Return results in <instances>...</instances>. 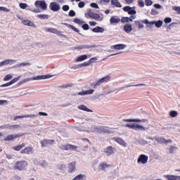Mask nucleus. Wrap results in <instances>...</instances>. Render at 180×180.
I'll return each instance as SVG.
<instances>
[{"instance_id":"1a4fd4ad","label":"nucleus","mask_w":180,"mask_h":180,"mask_svg":"<svg viewBox=\"0 0 180 180\" xmlns=\"http://www.w3.org/2000/svg\"><path fill=\"white\" fill-rule=\"evenodd\" d=\"M148 158L147 155H144V154H142V155H141L140 156H139L137 162H138L139 164H143V165H145V164H147V162H148Z\"/></svg>"},{"instance_id":"4d7b16f0","label":"nucleus","mask_w":180,"mask_h":180,"mask_svg":"<svg viewBox=\"0 0 180 180\" xmlns=\"http://www.w3.org/2000/svg\"><path fill=\"white\" fill-rule=\"evenodd\" d=\"M135 126H136V124H130L129 123L126 124V127L131 129H134Z\"/></svg>"},{"instance_id":"c756f323","label":"nucleus","mask_w":180,"mask_h":180,"mask_svg":"<svg viewBox=\"0 0 180 180\" xmlns=\"http://www.w3.org/2000/svg\"><path fill=\"white\" fill-rule=\"evenodd\" d=\"M25 146V143H22L20 146H15L13 147V150L20 151Z\"/></svg>"},{"instance_id":"4c0bfd02","label":"nucleus","mask_w":180,"mask_h":180,"mask_svg":"<svg viewBox=\"0 0 180 180\" xmlns=\"http://www.w3.org/2000/svg\"><path fill=\"white\" fill-rule=\"evenodd\" d=\"M169 115L170 117L174 118L176 116H178V112L175 111V110H172V111L169 112Z\"/></svg>"},{"instance_id":"423d86ee","label":"nucleus","mask_w":180,"mask_h":180,"mask_svg":"<svg viewBox=\"0 0 180 180\" xmlns=\"http://www.w3.org/2000/svg\"><path fill=\"white\" fill-rule=\"evenodd\" d=\"M24 134H8L7 137L5 138L6 141H11L16 140L17 139H20L22 137Z\"/></svg>"},{"instance_id":"9b49d317","label":"nucleus","mask_w":180,"mask_h":180,"mask_svg":"<svg viewBox=\"0 0 180 180\" xmlns=\"http://www.w3.org/2000/svg\"><path fill=\"white\" fill-rule=\"evenodd\" d=\"M33 147H25V149L20 150V154H33Z\"/></svg>"},{"instance_id":"0e129e2a","label":"nucleus","mask_w":180,"mask_h":180,"mask_svg":"<svg viewBox=\"0 0 180 180\" xmlns=\"http://www.w3.org/2000/svg\"><path fill=\"white\" fill-rule=\"evenodd\" d=\"M131 9H132V8L130 6H128L123 7V11L125 12H128L129 11H130Z\"/></svg>"},{"instance_id":"de8ad7c7","label":"nucleus","mask_w":180,"mask_h":180,"mask_svg":"<svg viewBox=\"0 0 180 180\" xmlns=\"http://www.w3.org/2000/svg\"><path fill=\"white\" fill-rule=\"evenodd\" d=\"M20 79H21V76H18V77H15V79H13V80H11V83L15 84L16 82H18V81L20 80Z\"/></svg>"},{"instance_id":"aec40b11","label":"nucleus","mask_w":180,"mask_h":180,"mask_svg":"<svg viewBox=\"0 0 180 180\" xmlns=\"http://www.w3.org/2000/svg\"><path fill=\"white\" fill-rule=\"evenodd\" d=\"M105 31L103 27L98 26L97 27H94L92 29V32L94 33H103Z\"/></svg>"},{"instance_id":"0eeeda50","label":"nucleus","mask_w":180,"mask_h":180,"mask_svg":"<svg viewBox=\"0 0 180 180\" xmlns=\"http://www.w3.org/2000/svg\"><path fill=\"white\" fill-rule=\"evenodd\" d=\"M49 9L53 12H58L60 10V6L56 2H51L49 4Z\"/></svg>"},{"instance_id":"a19ab883","label":"nucleus","mask_w":180,"mask_h":180,"mask_svg":"<svg viewBox=\"0 0 180 180\" xmlns=\"http://www.w3.org/2000/svg\"><path fill=\"white\" fill-rule=\"evenodd\" d=\"M37 18H40V19H49V15L46 14H39L37 15Z\"/></svg>"},{"instance_id":"a211bd4d","label":"nucleus","mask_w":180,"mask_h":180,"mask_svg":"<svg viewBox=\"0 0 180 180\" xmlns=\"http://www.w3.org/2000/svg\"><path fill=\"white\" fill-rule=\"evenodd\" d=\"M94 92V89H89L87 91H81V92L78 93L77 94L79 96H86V95H89V94H93Z\"/></svg>"},{"instance_id":"a18cd8bd","label":"nucleus","mask_w":180,"mask_h":180,"mask_svg":"<svg viewBox=\"0 0 180 180\" xmlns=\"http://www.w3.org/2000/svg\"><path fill=\"white\" fill-rule=\"evenodd\" d=\"M19 6H20V9H26L27 7V4H25V3H20L19 4Z\"/></svg>"},{"instance_id":"e433bc0d","label":"nucleus","mask_w":180,"mask_h":180,"mask_svg":"<svg viewBox=\"0 0 180 180\" xmlns=\"http://www.w3.org/2000/svg\"><path fill=\"white\" fill-rule=\"evenodd\" d=\"M102 84L103 83L98 80L96 83H92L91 86L93 87V89H97V87L101 86Z\"/></svg>"},{"instance_id":"774afa93","label":"nucleus","mask_w":180,"mask_h":180,"mask_svg":"<svg viewBox=\"0 0 180 180\" xmlns=\"http://www.w3.org/2000/svg\"><path fill=\"white\" fill-rule=\"evenodd\" d=\"M13 61L12 60H4L3 62H1V63H3V65H9L10 62Z\"/></svg>"},{"instance_id":"338daca9","label":"nucleus","mask_w":180,"mask_h":180,"mask_svg":"<svg viewBox=\"0 0 180 180\" xmlns=\"http://www.w3.org/2000/svg\"><path fill=\"white\" fill-rule=\"evenodd\" d=\"M153 7H155V9H161L162 8V6L159 4H155L153 5Z\"/></svg>"},{"instance_id":"37998d69","label":"nucleus","mask_w":180,"mask_h":180,"mask_svg":"<svg viewBox=\"0 0 180 180\" xmlns=\"http://www.w3.org/2000/svg\"><path fill=\"white\" fill-rule=\"evenodd\" d=\"M12 78H13L12 75H11L10 74H8L7 75L5 76V77H4V81L7 82L11 79Z\"/></svg>"},{"instance_id":"f704fd0d","label":"nucleus","mask_w":180,"mask_h":180,"mask_svg":"<svg viewBox=\"0 0 180 180\" xmlns=\"http://www.w3.org/2000/svg\"><path fill=\"white\" fill-rule=\"evenodd\" d=\"M135 25L138 27V29H143L144 27L142 21H135Z\"/></svg>"},{"instance_id":"c85d7f7f","label":"nucleus","mask_w":180,"mask_h":180,"mask_svg":"<svg viewBox=\"0 0 180 180\" xmlns=\"http://www.w3.org/2000/svg\"><path fill=\"white\" fill-rule=\"evenodd\" d=\"M36 115H27L25 116H17L15 117V118L13 120H16L18 119H21V118H32V117H35Z\"/></svg>"},{"instance_id":"a878e982","label":"nucleus","mask_w":180,"mask_h":180,"mask_svg":"<svg viewBox=\"0 0 180 180\" xmlns=\"http://www.w3.org/2000/svg\"><path fill=\"white\" fill-rule=\"evenodd\" d=\"M111 4L117 8L122 7V5H121L120 2H119V0H111Z\"/></svg>"},{"instance_id":"79ce46f5","label":"nucleus","mask_w":180,"mask_h":180,"mask_svg":"<svg viewBox=\"0 0 180 180\" xmlns=\"http://www.w3.org/2000/svg\"><path fill=\"white\" fill-rule=\"evenodd\" d=\"M85 178V175L84 174H78L77 176H76L75 177V180H82Z\"/></svg>"},{"instance_id":"c9c22d12","label":"nucleus","mask_w":180,"mask_h":180,"mask_svg":"<svg viewBox=\"0 0 180 180\" xmlns=\"http://www.w3.org/2000/svg\"><path fill=\"white\" fill-rule=\"evenodd\" d=\"M133 20L131 18H129L128 17H123L121 19V22L125 23L129 22H132Z\"/></svg>"},{"instance_id":"20e7f679","label":"nucleus","mask_w":180,"mask_h":180,"mask_svg":"<svg viewBox=\"0 0 180 180\" xmlns=\"http://www.w3.org/2000/svg\"><path fill=\"white\" fill-rule=\"evenodd\" d=\"M153 139H155V142L160 144H167L172 143V141L171 139L166 140L164 136H155Z\"/></svg>"},{"instance_id":"864d4df0","label":"nucleus","mask_w":180,"mask_h":180,"mask_svg":"<svg viewBox=\"0 0 180 180\" xmlns=\"http://www.w3.org/2000/svg\"><path fill=\"white\" fill-rule=\"evenodd\" d=\"M145 4L147 6H150L153 4L152 0H145Z\"/></svg>"},{"instance_id":"8fccbe9b","label":"nucleus","mask_w":180,"mask_h":180,"mask_svg":"<svg viewBox=\"0 0 180 180\" xmlns=\"http://www.w3.org/2000/svg\"><path fill=\"white\" fill-rule=\"evenodd\" d=\"M159 13L156 9L153 8L150 11V15H157Z\"/></svg>"},{"instance_id":"2f4dec72","label":"nucleus","mask_w":180,"mask_h":180,"mask_svg":"<svg viewBox=\"0 0 180 180\" xmlns=\"http://www.w3.org/2000/svg\"><path fill=\"white\" fill-rule=\"evenodd\" d=\"M87 59L86 55H81L79 57L76 58V62H82Z\"/></svg>"},{"instance_id":"b1692460","label":"nucleus","mask_w":180,"mask_h":180,"mask_svg":"<svg viewBox=\"0 0 180 180\" xmlns=\"http://www.w3.org/2000/svg\"><path fill=\"white\" fill-rule=\"evenodd\" d=\"M110 79H111L110 75H106V76H105L104 77L98 80V81H99V82H103V83H107V82H108L109 81H110Z\"/></svg>"},{"instance_id":"e2e57ef3","label":"nucleus","mask_w":180,"mask_h":180,"mask_svg":"<svg viewBox=\"0 0 180 180\" xmlns=\"http://www.w3.org/2000/svg\"><path fill=\"white\" fill-rule=\"evenodd\" d=\"M14 83L10 82L6 84H1V87H8L9 86H11Z\"/></svg>"},{"instance_id":"f8f14e48","label":"nucleus","mask_w":180,"mask_h":180,"mask_svg":"<svg viewBox=\"0 0 180 180\" xmlns=\"http://www.w3.org/2000/svg\"><path fill=\"white\" fill-rule=\"evenodd\" d=\"M123 122L139 123L141 122H147V120H145V119H143V120H140V119H124V120H123Z\"/></svg>"},{"instance_id":"473e14b6","label":"nucleus","mask_w":180,"mask_h":180,"mask_svg":"<svg viewBox=\"0 0 180 180\" xmlns=\"http://www.w3.org/2000/svg\"><path fill=\"white\" fill-rule=\"evenodd\" d=\"M132 129L136 130V131H137V130L145 131L146 130L144 127H142L137 124H135L134 127Z\"/></svg>"},{"instance_id":"6e6552de","label":"nucleus","mask_w":180,"mask_h":180,"mask_svg":"<svg viewBox=\"0 0 180 180\" xmlns=\"http://www.w3.org/2000/svg\"><path fill=\"white\" fill-rule=\"evenodd\" d=\"M116 149L114 147H112L111 146L106 147L104 150L105 154L107 155V156H110L113 155L115 153Z\"/></svg>"},{"instance_id":"5701e85b","label":"nucleus","mask_w":180,"mask_h":180,"mask_svg":"<svg viewBox=\"0 0 180 180\" xmlns=\"http://www.w3.org/2000/svg\"><path fill=\"white\" fill-rule=\"evenodd\" d=\"M75 170V162H70L68 165V172L72 173Z\"/></svg>"},{"instance_id":"39448f33","label":"nucleus","mask_w":180,"mask_h":180,"mask_svg":"<svg viewBox=\"0 0 180 180\" xmlns=\"http://www.w3.org/2000/svg\"><path fill=\"white\" fill-rule=\"evenodd\" d=\"M34 6H35V7H37V8L41 7L42 11H46V9H48V6H46V3L44 0H41V1L37 0V1H36L34 2Z\"/></svg>"},{"instance_id":"680f3d73","label":"nucleus","mask_w":180,"mask_h":180,"mask_svg":"<svg viewBox=\"0 0 180 180\" xmlns=\"http://www.w3.org/2000/svg\"><path fill=\"white\" fill-rule=\"evenodd\" d=\"M127 12H128L129 15H135L136 13V11L133 8L130 11H127Z\"/></svg>"},{"instance_id":"09e8293b","label":"nucleus","mask_w":180,"mask_h":180,"mask_svg":"<svg viewBox=\"0 0 180 180\" xmlns=\"http://www.w3.org/2000/svg\"><path fill=\"white\" fill-rule=\"evenodd\" d=\"M138 5L140 7H144L145 6V4L144 1H143V0H138Z\"/></svg>"},{"instance_id":"5fc2aeb1","label":"nucleus","mask_w":180,"mask_h":180,"mask_svg":"<svg viewBox=\"0 0 180 180\" xmlns=\"http://www.w3.org/2000/svg\"><path fill=\"white\" fill-rule=\"evenodd\" d=\"M68 15H69L70 17H71V18L75 17V11H72V10L69 11Z\"/></svg>"},{"instance_id":"603ef678","label":"nucleus","mask_w":180,"mask_h":180,"mask_svg":"<svg viewBox=\"0 0 180 180\" xmlns=\"http://www.w3.org/2000/svg\"><path fill=\"white\" fill-rule=\"evenodd\" d=\"M173 11H176L177 13L180 15V7L179 6H174L172 7Z\"/></svg>"},{"instance_id":"412c9836","label":"nucleus","mask_w":180,"mask_h":180,"mask_svg":"<svg viewBox=\"0 0 180 180\" xmlns=\"http://www.w3.org/2000/svg\"><path fill=\"white\" fill-rule=\"evenodd\" d=\"M111 167L110 165H108V164H106L105 162H101V163H100V165H99V168H100V169H101L102 171H105V169H106L107 168H109V167Z\"/></svg>"},{"instance_id":"dca6fc26","label":"nucleus","mask_w":180,"mask_h":180,"mask_svg":"<svg viewBox=\"0 0 180 180\" xmlns=\"http://www.w3.org/2000/svg\"><path fill=\"white\" fill-rule=\"evenodd\" d=\"M165 178L167 180H180V176H176V175H165Z\"/></svg>"},{"instance_id":"c03bdc74","label":"nucleus","mask_w":180,"mask_h":180,"mask_svg":"<svg viewBox=\"0 0 180 180\" xmlns=\"http://www.w3.org/2000/svg\"><path fill=\"white\" fill-rule=\"evenodd\" d=\"M69 27H70V29H72L73 31H75L76 33H78L80 34L79 33V30H78L77 27H75V26L72 25H69Z\"/></svg>"},{"instance_id":"ddd939ff","label":"nucleus","mask_w":180,"mask_h":180,"mask_svg":"<svg viewBox=\"0 0 180 180\" xmlns=\"http://www.w3.org/2000/svg\"><path fill=\"white\" fill-rule=\"evenodd\" d=\"M46 31L47 32L52 33L54 34H58V35H60V34H61V32L60 31H58L56 28H53V27L46 28Z\"/></svg>"},{"instance_id":"3c124183","label":"nucleus","mask_w":180,"mask_h":180,"mask_svg":"<svg viewBox=\"0 0 180 180\" xmlns=\"http://www.w3.org/2000/svg\"><path fill=\"white\" fill-rule=\"evenodd\" d=\"M110 2V0H100V4L101 5H105Z\"/></svg>"},{"instance_id":"f257e3e1","label":"nucleus","mask_w":180,"mask_h":180,"mask_svg":"<svg viewBox=\"0 0 180 180\" xmlns=\"http://www.w3.org/2000/svg\"><path fill=\"white\" fill-rule=\"evenodd\" d=\"M29 165L26 160H20L15 162L13 168L18 171H22L26 169V167Z\"/></svg>"},{"instance_id":"2eb2a0df","label":"nucleus","mask_w":180,"mask_h":180,"mask_svg":"<svg viewBox=\"0 0 180 180\" xmlns=\"http://www.w3.org/2000/svg\"><path fill=\"white\" fill-rule=\"evenodd\" d=\"M113 140L115 141V142L118 143L120 145L123 146L124 147H126V146H127L126 142L124 141H123V139L121 138L115 137L113 139Z\"/></svg>"},{"instance_id":"f03ea898","label":"nucleus","mask_w":180,"mask_h":180,"mask_svg":"<svg viewBox=\"0 0 180 180\" xmlns=\"http://www.w3.org/2000/svg\"><path fill=\"white\" fill-rule=\"evenodd\" d=\"M143 24L148 25H147L148 27H152L151 25L155 26V27L160 28L162 26V20H158V21H149L148 19H145L142 20Z\"/></svg>"},{"instance_id":"7c9ffc66","label":"nucleus","mask_w":180,"mask_h":180,"mask_svg":"<svg viewBox=\"0 0 180 180\" xmlns=\"http://www.w3.org/2000/svg\"><path fill=\"white\" fill-rule=\"evenodd\" d=\"M120 21H121L120 19L116 18L115 16L110 18V22H111V23L118 24L119 22H120Z\"/></svg>"},{"instance_id":"bf43d9fd","label":"nucleus","mask_w":180,"mask_h":180,"mask_svg":"<svg viewBox=\"0 0 180 180\" xmlns=\"http://www.w3.org/2000/svg\"><path fill=\"white\" fill-rule=\"evenodd\" d=\"M70 10V6H68V5H64L63 6V11H65V12H67Z\"/></svg>"},{"instance_id":"4468645a","label":"nucleus","mask_w":180,"mask_h":180,"mask_svg":"<svg viewBox=\"0 0 180 180\" xmlns=\"http://www.w3.org/2000/svg\"><path fill=\"white\" fill-rule=\"evenodd\" d=\"M99 133L109 134L111 133L110 128H109L108 127H102L101 128H100Z\"/></svg>"},{"instance_id":"6ab92c4d","label":"nucleus","mask_w":180,"mask_h":180,"mask_svg":"<svg viewBox=\"0 0 180 180\" xmlns=\"http://www.w3.org/2000/svg\"><path fill=\"white\" fill-rule=\"evenodd\" d=\"M97 60V58H90L89 61L81 63L79 65L80 67H86L89 65L90 63H94V60Z\"/></svg>"},{"instance_id":"58836bf2","label":"nucleus","mask_w":180,"mask_h":180,"mask_svg":"<svg viewBox=\"0 0 180 180\" xmlns=\"http://www.w3.org/2000/svg\"><path fill=\"white\" fill-rule=\"evenodd\" d=\"M72 84H63L58 86L59 89H67L68 87H72Z\"/></svg>"},{"instance_id":"72a5a7b5","label":"nucleus","mask_w":180,"mask_h":180,"mask_svg":"<svg viewBox=\"0 0 180 180\" xmlns=\"http://www.w3.org/2000/svg\"><path fill=\"white\" fill-rule=\"evenodd\" d=\"M70 148V143H66L65 145H61L59 146V148H60L61 150H69Z\"/></svg>"},{"instance_id":"9d476101","label":"nucleus","mask_w":180,"mask_h":180,"mask_svg":"<svg viewBox=\"0 0 180 180\" xmlns=\"http://www.w3.org/2000/svg\"><path fill=\"white\" fill-rule=\"evenodd\" d=\"M53 143H55V140L44 139V141H41V147H47Z\"/></svg>"},{"instance_id":"393cba45","label":"nucleus","mask_w":180,"mask_h":180,"mask_svg":"<svg viewBox=\"0 0 180 180\" xmlns=\"http://www.w3.org/2000/svg\"><path fill=\"white\" fill-rule=\"evenodd\" d=\"M48 75H39V76H37L34 78H32V81H38V80H41V79H48Z\"/></svg>"},{"instance_id":"7ed1b4c3","label":"nucleus","mask_w":180,"mask_h":180,"mask_svg":"<svg viewBox=\"0 0 180 180\" xmlns=\"http://www.w3.org/2000/svg\"><path fill=\"white\" fill-rule=\"evenodd\" d=\"M87 15L90 18L94 19L95 20L102 21L103 20V16H101V15H99L96 13L92 12L91 11H88Z\"/></svg>"},{"instance_id":"69168bd1","label":"nucleus","mask_w":180,"mask_h":180,"mask_svg":"<svg viewBox=\"0 0 180 180\" xmlns=\"http://www.w3.org/2000/svg\"><path fill=\"white\" fill-rule=\"evenodd\" d=\"M85 6V3L84 1H81L79 2V4H78V7H79V8H83Z\"/></svg>"},{"instance_id":"4be33fe9","label":"nucleus","mask_w":180,"mask_h":180,"mask_svg":"<svg viewBox=\"0 0 180 180\" xmlns=\"http://www.w3.org/2000/svg\"><path fill=\"white\" fill-rule=\"evenodd\" d=\"M124 31H125L126 33H131L132 31V25L131 24L125 25V26H124Z\"/></svg>"},{"instance_id":"052dcab7","label":"nucleus","mask_w":180,"mask_h":180,"mask_svg":"<svg viewBox=\"0 0 180 180\" xmlns=\"http://www.w3.org/2000/svg\"><path fill=\"white\" fill-rule=\"evenodd\" d=\"M82 28H83V30H84L85 31L89 30V24H83Z\"/></svg>"},{"instance_id":"bb28decb","label":"nucleus","mask_w":180,"mask_h":180,"mask_svg":"<svg viewBox=\"0 0 180 180\" xmlns=\"http://www.w3.org/2000/svg\"><path fill=\"white\" fill-rule=\"evenodd\" d=\"M22 24H24L25 26H30L32 27H34V22L32 21H30L29 20H25L22 21Z\"/></svg>"},{"instance_id":"f3484780","label":"nucleus","mask_w":180,"mask_h":180,"mask_svg":"<svg viewBox=\"0 0 180 180\" xmlns=\"http://www.w3.org/2000/svg\"><path fill=\"white\" fill-rule=\"evenodd\" d=\"M125 46H126V45L120 44L112 46L111 49H115V50H124L125 49Z\"/></svg>"},{"instance_id":"49530a36","label":"nucleus","mask_w":180,"mask_h":180,"mask_svg":"<svg viewBox=\"0 0 180 180\" xmlns=\"http://www.w3.org/2000/svg\"><path fill=\"white\" fill-rule=\"evenodd\" d=\"M77 149V146H74V145H72V144H69V150H76Z\"/></svg>"},{"instance_id":"6e6d98bb","label":"nucleus","mask_w":180,"mask_h":180,"mask_svg":"<svg viewBox=\"0 0 180 180\" xmlns=\"http://www.w3.org/2000/svg\"><path fill=\"white\" fill-rule=\"evenodd\" d=\"M172 22V18H165L164 20V22L165 24H169Z\"/></svg>"},{"instance_id":"cd10ccee","label":"nucleus","mask_w":180,"mask_h":180,"mask_svg":"<svg viewBox=\"0 0 180 180\" xmlns=\"http://www.w3.org/2000/svg\"><path fill=\"white\" fill-rule=\"evenodd\" d=\"M78 109L83 110V111H86L87 112H92V110H89V108H87V107L84 105H81L78 106Z\"/></svg>"},{"instance_id":"13d9d810","label":"nucleus","mask_w":180,"mask_h":180,"mask_svg":"<svg viewBox=\"0 0 180 180\" xmlns=\"http://www.w3.org/2000/svg\"><path fill=\"white\" fill-rule=\"evenodd\" d=\"M90 6L94 8L95 9H99L98 5L96 3H91L90 4Z\"/></svg>"},{"instance_id":"ea45409f","label":"nucleus","mask_w":180,"mask_h":180,"mask_svg":"<svg viewBox=\"0 0 180 180\" xmlns=\"http://www.w3.org/2000/svg\"><path fill=\"white\" fill-rule=\"evenodd\" d=\"M73 22H75L76 24H78L79 25H82V24H84V21H82V20L78 19V18H75Z\"/></svg>"}]
</instances>
